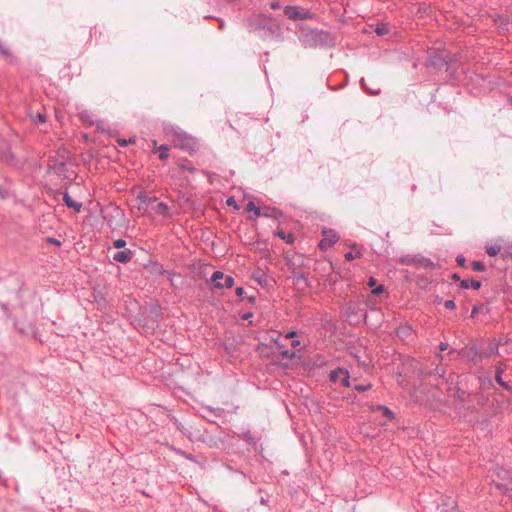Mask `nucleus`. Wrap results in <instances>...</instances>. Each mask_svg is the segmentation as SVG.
I'll return each mask as SVG.
<instances>
[{
    "label": "nucleus",
    "instance_id": "4c0bfd02",
    "mask_svg": "<svg viewBox=\"0 0 512 512\" xmlns=\"http://www.w3.org/2000/svg\"><path fill=\"white\" fill-rule=\"evenodd\" d=\"M506 489L509 492V497L512 499V487H506Z\"/></svg>",
    "mask_w": 512,
    "mask_h": 512
},
{
    "label": "nucleus",
    "instance_id": "2f4dec72",
    "mask_svg": "<svg viewBox=\"0 0 512 512\" xmlns=\"http://www.w3.org/2000/svg\"><path fill=\"white\" fill-rule=\"evenodd\" d=\"M376 285V280L375 278L371 277L369 280H368V286L369 287H374Z\"/></svg>",
    "mask_w": 512,
    "mask_h": 512
},
{
    "label": "nucleus",
    "instance_id": "aec40b11",
    "mask_svg": "<svg viewBox=\"0 0 512 512\" xmlns=\"http://www.w3.org/2000/svg\"><path fill=\"white\" fill-rule=\"evenodd\" d=\"M115 248H123L126 245V241L123 239H117L113 243Z\"/></svg>",
    "mask_w": 512,
    "mask_h": 512
},
{
    "label": "nucleus",
    "instance_id": "7ed1b4c3",
    "mask_svg": "<svg viewBox=\"0 0 512 512\" xmlns=\"http://www.w3.org/2000/svg\"><path fill=\"white\" fill-rule=\"evenodd\" d=\"M330 380L334 383L341 382L344 387L350 386V375L346 369L337 368L330 372Z\"/></svg>",
    "mask_w": 512,
    "mask_h": 512
},
{
    "label": "nucleus",
    "instance_id": "5701e85b",
    "mask_svg": "<svg viewBox=\"0 0 512 512\" xmlns=\"http://www.w3.org/2000/svg\"><path fill=\"white\" fill-rule=\"evenodd\" d=\"M276 211L273 209V210H269V209H265V210H261V216H265V217H271L274 215Z\"/></svg>",
    "mask_w": 512,
    "mask_h": 512
},
{
    "label": "nucleus",
    "instance_id": "6e6552de",
    "mask_svg": "<svg viewBox=\"0 0 512 512\" xmlns=\"http://www.w3.org/2000/svg\"><path fill=\"white\" fill-rule=\"evenodd\" d=\"M63 201L67 207L74 209L76 212H79L82 208V204L75 202L67 192L63 195Z\"/></svg>",
    "mask_w": 512,
    "mask_h": 512
},
{
    "label": "nucleus",
    "instance_id": "f257e3e1",
    "mask_svg": "<svg viewBox=\"0 0 512 512\" xmlns=\"http://www.w3.org/2000/svg\"><path fill=\"white\" fill-rule=\"evenodd\" d=\"M211 282L216 289L232 288L234 285V278L232 276L224 275L221 271H215L211 276Z\"/></svg>",
    "mask_w": 512,
    "mask_h": 512
},
{
    "label": "nucleus",
    "instance_id": "2eb2a0df",
    "mask_svg": "<svg viewBox=\"0 0 512 512\" xmlns=\"http://www.w3.org/2000/svg\"><path fill=\"white\" fill-rule=\"evenodd\" d=\"M499 246H489L486 248V252L489 256H496L500 252Z\"/></svg>",
    "mask_w": 512,
    "mask_h": 512
},
{
    "label": "nucleus",
    "instance_id": "f8f14e48",
    "mask_svg": "<svg viewBox=\"0 0 512 512\" xmlns=\"http://www.w3.org/2000/svg\"><path fill=\"white\" fill-rule=\"evenodd\" d=\"M246 210L248 212H254V215H255V218H258L261 216V209L259 207H257L254 202L250 201L247 205H246Z\"/></svg>",
    "mask_w": 512,
    "mask_h": 512
},
{
    "label": "nucleus",
    "instance_id": "9b49d317",
    "mask_svg": "<svg viewBox=\"0 0 512 512\" xmlns=\"http://www.w3.org/2000/svg\"><path fill=\"white\" fill-rule=\"evenodd\" d=\"M277 236L288 244H292L295 240V237L292 233H286L284 231H278Z\"/></svg>",
    "mask_w": 512,
    "mask_h": 512
},
{
    "label": "nucleus",
    "instance_id": "e433bc0d",
    "mask_svg": "<svg viewBox=\"0 0 512 512\" xmlns=\"http://www.w3.org/2000/svg\"><path fill=\"white\" fill-rule=\"evenodd\" d=\"M38 119L40 122H45V118L42 114H38Z\"/></svg>",
    "mask_w": 512,
    "mask_h": 512
},
{
    "label": "nucleus",
    "instance_id": "bb28decb",
    "mask_svg": "<svg viewBox=\"0 0 512 512\" xmlns=\"http://www.w3.org/2000/svg\"><path fill=\"white\" fill-rule=\"evenodd\" d=\"M235 292L238 297H242L244 294V289L242 287H237Z\"/></svg>",
    "mask_w": 512,
    "mask_h": 512
},
{
    "label": "nucleus",
    "instance_id": "20e7f679",
    "mask_svg": "<svg viewBox=\"0 0 512 512\" xmlns=\"http://www.w3.org/2000/svg\"><path fill=\"white\" fill-rule=\"evenodd\" d=\"M339 239L337 233L333 230H323V238L319 243L321 250H327L332 247Z\"/></svg>",
    "mask_w": 512,
    "mask_h": 512
},
{
    "label": "nucleus",
    "instance_id": "7c9ffc66",
    "mask_svg": "<svg viewBox=\"0 0 512 512\" xmlns=\"http://www.w3.org/2000/svg\"><path fill=\"white\" fill-rule=\"evenodd\" d=\"M295 336H296V332L295 331H290L287 334H285V338L286 339H290V338H293Z\"/></svg>",
    "mask_w": 512,
    "mask_h": 512
},
{
    "label": "nucleus",
    "instance_id": "0eeeda50",
    "mask_svg": "<svg viewBox=\"0 0 512 512\" xmlns=\"http://www.w3.org/2000/svg\"><path fill=\"white\" fill-rule=\"evenodd\" d=\"M133 253L130 249L118 251L114 254L113 259L120 263H127L132 259Z\"/></svg>",
    "mask_w": 512,
    "mask_h": 512
},
{
    "label": "nucleus",
    "instance_id": "58836bf2",
    "mask_svg": "<svg viewBox=\"0 0 512 512\" xmlns=\"http://www.w3.org/2000/svg\"><path fill=\"white\" fill-rule=\"evenodd\" d=\"M453 279L458 280L459 276L457 274H453Z\"/></svg>",
    "mask_w": 512,
    "mask_h": 512
},
{
    "label": "nucleus",
    "instance_id": "dca6fc26",
    "mask_svg": "<svg viewBox=\"0 0 512 512\" xmlns=\"http://www.w3.org/2000/svg\"><path fill=\"white\" fill-rule=\"evenodd\" d=\"M360 256H361V254H360L359 252H355V253H354L353 251H349V252H347V253L345 254V259H346L347 261H352V260H354V259H356V258H359Z\"/></svg>",
    "mask_w": 512,
    "mask_h": 512
},
{
    "label": "nucleus",
    "instance_id": "c9c22d12",
    "mask_svg": "<svg viewBox=\"0 0 512 512\" xmlns=\"http://www.w3.org/2000/svg\"><path fill=\"white\" fill-rule=\"evenodd\" d=\"M49 242L53 243V244H56V245H60V241H58L56 239H49Z\"/></svg>",
    "mask_w": 512,
    "mask_h": 512
},
{
    "label": "nucleus",
    "instance_id": "a878e982",
    "mask_svg": "<svg viewBox=\"0 0 512 512\" xmlns=\"http://www.w3.org/2000/svg\"><path fill=\"white\" fill-rule=\"evenodd\" d=\"M376 32L378 35H384L388 32V29L386 26H382L376 29Z\"/></svg>",
    "mask_w": 512,
    "mask_h": 512
},
{
    "label": "nucleus",
    "instance_id": "f3484780",
    "mask_svg": "<svg viewBox=\"0 0 512 512\" xmlns=\"http://www.w3.org/2000/svg\"><path fill=\"white\" fill-rule=\"evenodd\" d=\"M472 268L475 271H484L485 265L482 262H480V261H474L472 263Z\"/></svg>",
    "mask_w": 512,
    "mask_h": 512
},
{
    "label": "nucleus",
    "instance_id": "9d476101",
    "mask_svg": "<svg viewBox=\"0 0 512 512\" xmlns=\"http://www.w3.org/2000/svg\"><path fill=\"white\" fill-rule=\"evenodd\" d=\"M481 286V283L477 280H467V279H464L460 282V287L463 288V289H468V288H473V289H479Z\"/></svg>",
    "mask_w": 512,
    "mask_h": 512
},
{
    "label": "nucleus",
    "instance_id": "a211bd4d",
    "mask_svg": "<svg viewBox=\"0 0 512 512\" xmlns=\"http://www.w3.org/2000/svg\"><path fill=\"white\" fill-rule=\"evenodd\" d=\"M501 373H502V371H501L500 369H497V372H496V381H497L501 386H503L504 388L509 389V387L507 386V384H506V383H504V382L502 381Z\"/></svg>",
    "mask_w": 512,
    "mask_h": 512
},
{
    "label": "nucleus",
    "instance_id": "c85d7f7f",
    "mask_svg": "<svg viewBox=\"0 0 512 512\" xmlns=\"http://www.w3.org/2000/svg\"><path fill=\"white\" fill-rule=\"evenodd\" d=\"M117 143L122 147L128 146V142L126 139H118Z\"/></svg>",
    "mask_w": 512,
    "mask_h": 512
},
{
    "label": "nucleus",
    "instance_id": "f704fd0d",
    "mask_svg": "<svg viewBox=\"0 0 512 512\" xmlns=\"http://www.w3.org/2000/svg\"><path fill=\"white\" fill-rule=\"evenodd\" d=\"M127 142H128V145H130V144H134V143L136 142V139H135V137H131V138H129V139L127 140Z\"/></svg>",
    "mask_w": 512,
    "mask_h": 512
},
{
    "label": "nucleus",
    "instance_id": "4468645a",
    "mask_svg": "<svg viewBox=\"0 0 512 512\" xmlns=\"http://www.w3.org/2000/svg\"><path fill=\"white\" fill-rule=\"evenodd\" d=\"M376 409L382 411L384 416H386V417H388L390 419L393 418L392 411L389 408H387L386 406L379 405V406L376 407Z\"/></svg>",
    "mask_w": 512,
    "mask_h": 512
},
{
    "label": "nucleus",
    "instance_id": "412c9836",
    "mask_svg": "<svg viewBox=\"0 0 512 512\" xmlns=\"http://www.w3.org/2000/svg\"><path fill=\"white\" fill-rule=\"evenodd\" d=\"M226 204L228 206H232L234 207L235 209H239L237 203H236V200L233 198V197H229L227 200H226Z\"/></svg>",
    "mask_w": 512,
    "mask_h": 512
},
{
    "label": "nucleus",
    "instance_id": "c756f323",
    "mask_svg": "<svg viewBox=\"0 0 512 512\" xmlns=\"http://www.w3.org/2000/svg\"><path fill=\"white\" fill-rule=\"evenodd\" d=\"M457 263L460 265V266H464L465 264V258L463 256H458L457 257Z\"/></svg>",
    "mask_w": 512,
    "mask_h": 512
},
{
    "label": "nucleus",
    "instance_id": "f03ea898",
    "mask_svg": "<svg viewBox=\"0 0 512 512\" xmlns=\"http://www.w3.org/2000/svg\"><path fill=\"white\" fill-rule=\"evenodd\" d=\"M284 14L290 20H306L313 17V14L308 10L300 9L297 6H286L284 8Z\"/></svg>",
    "mask_w": 512,
    "mask_h": 512
},
{
    "label": "nucleus",
    "instance_id": "cd10ccee",
    "mask_svg": "<svg viewBox=\"0 0 512 512\" xmlns=\"http://www.w3.org/2000/svg\"><path fill=\"white\" fill-rule=\"evenodd\" d=\"M271 9L276 10L280 8V3L278 1H274L270 4Z\"/></svg>",
    "mask_w": 512,
    "mask_h": 512
},
{
    "label": "nucleus",
    "instance_id": "6ab92c4d",
    "mask_svg": "<svg viewBox=\"0 0 512 512\" xmlns=\"http://www.w3.org/2000/svg\"><path fill=\"white\" fill-rule=\"evenodd\" d=\"M156 210L158 213L164 214L167 212L168 206L165 203L160 202L158 203Z\"/></svg>",
    "mask_w": 512,
    "mask_h": 512
},
{
    "label": "nucleus",
    "instance_id": "b1692460",
    "mask_svg": "<svg viewBox=\"0 0 512 512\" xmlns=\"http://www.w3.org/2000/svg\"><path fill=\"white\" fill-rule=\"evenodd\" d=\"M371 388V385L368 384V385H357L355 386V389L359 392H364V391H367L368 389Z\"/></svg>",
    "mask_w": 512,
    "mask_h": 512
},
{
    "label": "nucleus",
    "instance_id": "4be33fe9",
    "mask_svg": "<svg viewBox=\"0 0 512 512\" xmlns=\"http://www.w3.org/2000/svg\"><path fill=\"white\" fill-rule=\"evenodd\" d=\"M444 306H445L446 309L452 310V309H455L456 304H455V302L453 300H446L444 302Z\"/></svg>",
    "mask_w": 512,
    "mask_h": 512
},
{
    "label": "nucleus",
    "instance_id": "39448f33",
    "mask_svg": "<svg viewBox=\"0 0 512 512\" xmlns=\"http://www.w3.org/2000/svg\"><path fill=\"white\" fill-rule=\"evenodd\" d=\"M497 476L501 480H508L507 483H498L497 486L505 491V493L509 496V492L506 487H512V473L504 468L497 469Z\"/></svg>",
    "mask_w": 512,
    "mask_h": 512
},
{
    "label": "nucleus",
    "instance_id": "393cba45",
    "mask_svg": "<svg viewBox=\"0 0 512 512\" xmlns=\"http://www.w3.org/2000/svg\"><path fill=\"white\" fill-rule=\"evenodd\" d=\"M383 291H384V287H383V285H379V286L375 287V288L372 290V293H373L374 295H379V294H381Z\"/></svg>",
    "mask_w": 512,
    "mask_h": 512
},
{
    "label": "nucleus",
    "instance_id": "ddd939ff",
    "mask_svg": "<svg viewBox=\"0 0 512 512\" xmlns=\"http://www.w3.org/2000/svg\"><path fill=\"white\" fill-rule=\"evenodd\" d=\"M158 151H159V158L161 160H165L168 158V151H169V148L165 145H162L158 148Z\"/></svg>",
    "mask_w": 512,
    "mask_h": 512
},
{
    "label": "nucleus",
    "instance_id": "473e14b6",
    "mask_svg": "<svg viewBox=\"0 0 512 512\" xmlns=\"http://www.w3.org/2000/svg\"><path fill=\"white\" fill-rule=\"evenodd\" d=\"M447 348H448V344L447 343H440L439 349L441 351H445Z\"/></svg>",
    "mask_w": 512,
    "mask_h": 512
},
{
    "label": "nucleus",
    "instance_id": "423d86ee",
    "mask_svg": "<svg viewBox=\"0 0 512 512\" xmlns=\"http://www.w3.org/2000/svg\"><path fill=\"white\" fill-rule=\"evenodd\" d=\"M271 19L270 16L260 13L249 18V25L256 29L265 28Z\"/></svg>",
    "mask_w": 512,
    "mask_h": 512
},
{
    "label": "nucleus",
    "instance_id": "1a4fd4ad",
    "mask_svg": "<svg viewBox=\"0 0 512 512\" xmlns=\"http://www.w3.org/2000/svg\"><path fill=\"white\" fill-rule=\"evenodd\" d=\"M177 145L182 149L193 150L195 146V141L193 138L184 136L182 139L179 140V143Z\"/></svg>",
    "mask_w": 512,
    "mask_h": 512
},
{
    "label": "nucleus",
    "instance_id": "72a5a7b5",
    "mask_svg": "<svg viewBox=\"0 0 512 512\" xmlns=\"http://www.w3.org/2000/svg\"><path fill=\"white\" fill-rule=\"evenodd\" d=\"M298 346H300V341L299 340H293L292 341V347L297 348Z\"/></svg>",
    "mask_w": 512,
    "mask_h": 512
}]
</instances>
